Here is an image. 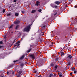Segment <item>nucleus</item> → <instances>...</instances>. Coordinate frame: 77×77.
Instances as JSON below:
<instances>
[{
  "instance_id": "5fc2aeb1",
  "label": "nucleus",
  "mask_w": 77,
  "mask_h": 77,
  "mask_svg": "<svg viewBox=\"0 0 77 77\" xmlns=\"http://www.w3.org/2000/svg\"><path fill=\"white\" fill-rule=\"evenodd\" d=\"M16 46H17V45H16L14 46V47H15Z\"/></svg>"
},
{
  "instance_id": "c85d7f7f",
  "label": "nucleus",
  "mask_w": 77,
  "mask_h": 77,
  "mask_svg": "<svg viewBox=\"0 0 77 77\" xmlns=\"http://www.w3.org/2000/svg\"><path fill=\"white\" fill-rule=\"evenodd\" d=\"M40 65L39 66H42V64H41V63L42 64V62H40Z\"/></svg>"
},
{
  "instance_id": "3c124183",
  "label": "nucleus",
  "mask_w": 77,
  "mask_h": 77,
  "mask_svg": "<svg viewBox=\"0 0 77 77\" xmlns=\"http://www.w3.org/2000/svg\"><path fill=\"white\" fill-rule=\"evenodd\" d=\"M6 38V35H5L4 37V38H5V39Z\"/></svg>"
},
{
  "instance_id": "8fccbe9b",
  "label": "nucleus",
  "mask_w": 77,
  "mask_h": 77,
  "mask_svg": "<svg viewBox=\"0 0 77 77\" xmlns=\"http://www.w3.org/2000/svg\"><path fill=\"white\" fill-rule=\"evenodd\" d=\"M67 47V46H66V45L63 48V49L64 48H65V47Z\"/></svg>"
},
{
  "instance_id": "72a5a7b5",
  "label": "nucleus",
  "mask_w": 77,
  "mask_h": 77,
  "mask_svg": "<svg viewBox=\"0 0 77 77\" xmlns=\"http://www.w3.org/2000/svg\"><path fill=\"white\" fill-rule=\"evenodd\" d=\"M17 42V44H20V41H18Z\"/></svg>"
},
{
  "instance_id": "b1692460",
  "label": "nucleus",
  "mask_w": 77,
  "mask_h": 77,
  "mask_svg": "<svg viewBox=\"0 0 77 77\" xmlns=\"http://www.w3.org/2000/svg\"><path fill=\"white\" fill-rule=\"evenodd\" d=\"M7 16H10V15H11V14H10V13H8L7 14Z\"/></svg>"
},
{
  "instance_id": "603ef678",
  "label": "nucleus",
  "mask_w": 77,
  "mask_h": 77,
  "mask_svg": "<svg viewBox=\"0 0 77 77\" xmlns=\"http://www.w3.org/2000/svg\"><path fill=\"white\" fill-rule=\"evenodd\" d=\"M70 75H72V72H71L70 73Z\"/></svg>"
},
{
  "instance_id": "864d4df0",
  "label": "nucleus",
  "mask_w": 77,
  "mask_h": 77,
  "mask_svg": "<svg viewBox=\"0 0 77 77\" xmlns=\"http://www.w3.org/2000/svg\"><path fill=\"white\" fill-rule=\"evenodd\" d=\"M38 74H37L36 75V77H38Z\"/></svg>"
},
{
  "instance_id": "cd10ccee",
  "label": "nucleus",
  "mask_w": 77,
  "mask_h": 77,
  "mask_svg": "<svg viewBox=\"0 0 77 77\" xmlns=\"http://www.w3.org/2000/svg\"><path fill=\"white\" fill-rule=\"evenodd\" d=\"M5 9H3V11H2V12L3 13H5Z\"/></svg>"
},
{
  "instance_id": "6ab92c4d",
  "label": "nucleus",
  "mask_w": 77,
  "mask_h": 77,
  "mask_svg": "<svg viewBox=\"0 0 77 77\" xmlns=\"http://www.w3.org/2000/svg\"><path fill=\"white\" fill-rule=\"evenodd\" d=\"M72 0H69V4H71V3H72Z\"/></svg>"
},
{
  "instance_id": "4c0bfd02",
  "label": "nucleus",
  "mask_w": 77,
  "mask_h": 77,
  "mask_svg": "<svg viewBox=\"0 0 77 77\" xmlns=\"http://www.w3.org/2000/svg\"><path fill=\"white\" fill-rule=\"evenodd\" d=\"M16 41V40H14L12 44H14V42H15Z\"/></svg>"
},
{
  "instance_id": "2f4dec72",
  "label": "nucleus",
  "mask_w": 77,
  "mask_h": 77,
  "mask_svg": "<svg viewBox=\"0 0 77 77\" xmlns=\"http://www.w3.org/2000/svg\"><path fill=\"white\" fill-rule=\"evenodd\" d=\"M25 64L26 65L28 64V62H27V61H25Z\"/></svg>"
},
{
  "instance_id": "9b49d317",
  "label": "nucleus",
  "mask_w": 77,
  "mask_h": 77,
  "mask_svg": "<svg viewBox=\"0 0 77 77\" xmlns=\"http://www.w3.org/2000/svg\"><path fill=\"white\" fill-rule=\"evenodd\" d=\"M20 66L21 67H22V68H23V67L24 66V63H21L20 64Z\"/></svg>"
},
{
  "instance_id": "49530a36",
  "label": "nucleus",
  "mask_w": 77,
  "mask_h": 77,
  "mask_svg": "<svg viewBox=\"0 0 77 77\" xmlns=\"http://www.w3.org/2000/svg\"><path fill=\"white\" fill-rule=\"evenodd\" d=\"M56 14H57V13H55L54 14V16H55V15H56Z\"/></svg>"
},
{
  "instance_id": "09e8293b",
  "label": "nucleus",
  "mask_w": 77,
  "mask_h": 77,
  "mask_svg": "<svg viewBox=\"0 0 77 77\" xmlns=\"http://www.w3.org/2000/svg\"><path fill=\"white\" fill-rule=\"evenodd\" d=\"M15 72H12V74H15Z\"/></svg>"
},
{
  "instance_id": "bf43d9fd",
  "label": "nucleus",
  "mask_w": 77,
  "mask_h": 77,
  "mask_svg": "<svg viewBox=\"0 0 77 77\" xmlns=\"http://www.w3.org/2000/svg\"><path fill=\"white\" fill-rule=\"evenodd\" d=\"M24 38V36H22V38Z\"/></svg>"
},
{
  "instance_id": "7c9ffc66",
  "label": "nucleus",
  "mask_w": 77,
  "mask_h": 77,
  "mask_svg": "<svg viewBox=\"0 0 77 77\" xmlns=\"http://www.w3.org/2000/svg\"><path fill=\"white\" fill-rule=\"evenodd\" d=\"M51 66H52V67H53V66H54V64H53V63H51Z\"/></svg>"
},
{
  "instance_id": "5701e85b",
  "label": "nucleus",
  "mask_w": 77,
  "mask_h": 77,
  "mask_svg": "<svg viewBox=\"0 0 77 77\" xmlns=\"http://www.w3.org/2000/svg\"><path fill=\"white\" fill-rule=\"evenodd\" d=\"M38 12H41V11H42V10H41V9H39L38 10Z\"/></svg>"
},
{
  "instance_id": "1a4fd4ad",
  "label": "nucleus",
  "mask_w": 77,
  "mask_h": 77,
  "mask_svg": "<svg viewBox=\"0 0 77 77\" xmlns=\"http://www.w3.org/2000/svg\"><path fill=\"white\" fill-rule=\"evenodd\" d=\"M59 60V57L55 58V62H57Z\"/></svg>"
},
{
  "instance_id": "774afa93",
  "label": "nucleus",
  "mask_w": 77,
  "mask_h": 77,
  "mask_svg": "<svg viewBox=\"0 0 77 77\" xmlns=\"http://www.w3.org/2000/svg\"><path fill=\"white\" fill-rule=\"evenodd\" d=\"M65 41H66V39H65Z\"/></svg>"
},
{
  "instance_id": "58836bf2",
  "label": "nucleus",
  "mask_w": 77,
  "mask_h": 77,
  "mask_svg": "<svg viewBox=\"0 0 77 77\" xmlns=\"http://www.w3.org/2000/svg\"><path fill=\"white\" fill-rule=\"evenodd\" d=\"M65 48H66V49L67 50V49H68V47H66Z\"/></svg>"
},
{
  "instance_id": "4d7b16f0",
  "label": "nucleus",
  "mask_w": 77,
  "mask_h": 77,
  "mask_svg": "<svg viewBox=\"0 0 77 77\" xmlns=\"http://www.w3.org/2000/svg\"><path fill=\"white\" fill-rule=\"evenodd\" d=\"M12 65L10 66V67H12Z\"/></svg>"
},
{
  "instance_id": "ddd939ff",
  "label": "nucleus",
  "mask_w": 77,
  "mask_h": 77,
  "mask_svg": "<svg viewBox=\"0 0 77 77\" xmlns=\"http://www.w3.org/2000/svg\"><path fill=\"white\" fill-rule=\"evenodd\" d=\"M38 69H35L34 70V72H35V73H36V72H38Z\"/></svg>"
},
{
  "instance_id": "a18cd8bd",
  "label": "nucleus",
  "mask_w": 77,
  "mask_h": 77,
  "mask_svg": "<svg viewBox=\"0 0 77 77\" xmlns=\"http://www.w3.org/2000/svg\"><path fill=\"white\" fill-rule=\"evenodd\" d=\"M17 46H19L20 45V43H17Z\"/></svg>"
},
{
  "instance_id": "a211bd4d",
  "label": "nucleus",
  "mask_w": 77,
  "mask_h": 77,
  "mask_svg": "<svg viewBox=\"0 0 77 77\" xmlns=\"http://www.w3.org/2000/svg\"><path fill=\"white\" fill-rule=\"evenodd\" d=\"M77 30V28H74L73 29V31H76V30Z\"/></svg>"
},
{
  "instance_id": "20e7f679",
  "label": "nucleus",
  "mask_w": 77,
  "mask_h": 77,
  "mask_svg": "<svg viewBox=\"0 0 77 77\" xmlns=\"http://www.w3.org/2000/svg\"><path fill=\"white\" fill-rule=\"evenodd\" d=\"M25 56L24 55H23L22 56L20 57V58L18 60V61H20L23 59L24 58Z\"/></svg>"
},
{
  "instance_id": "e433bc0d",
  "label": "nucleus",
  "mask_w": 77,
  "mask_h": 77,
  "mask_svg": "<svg viewBox=\"0 0 77 77\" xmlns=\"http://www.w3.org/2000/svg\"><path fill=\"white\" fill-rule=\"evenodd\" d=\"M0 44H3V42H2V41H0Z\"/></svg>"
},
{
  "instance_id": "13d9d810",
  "label": "nucleus",
  "mask_w": 77,
  "mask_h": 77,
  "mask_svg": "<svg viewBox=\"0 0 77 77\" xmlns=\"http://www.w3.org/2000/svg\"><path fill=\"white\" fill-rule=\"evenodd\" d=\"M12 45H13V44H12L11 45V46H12Z\"/></svg>"
},
{
  "instance_id": "f3484780",
  "label": "nucleus",
  "mask_w": 77,
  "mask_h": 77,
  "mask_svg": "<svg viewBox=\"0 0 77 77\" xmlns=\"http://www.w3.org/2000/svg\"><path fill=\"white\" fill-rule=\"evenodd\" d=\"M20 23V21H17L16 22H15V24H18V23Z\"/></svg>"
},
{
  "instance_id": "a878e982",
  "label": "nucleus",
  "mask_w": 77,
  "mask_h": 77,
  "mask_svg": "<svg viewBox=\"0 0 77 77\" xmlns=\"http://www.w3.org/2000/svg\"><path fill=\"white\" fill-rule=\"evenodd\" d=\"M19 26V25H17L16 26V29H17L18 28V27Z\"/></svg>"
},
{
  "instance_id": "bb28decb",
  "label": "nucleus",
  "mask_w": 77,
  "mask_h": 77,
  "mask_svg": "<svg viewBox=\"0 0 77 77\" xmlns=\"http://www.w3.org/2000/svg\"><path fill=\"white\" fill-rule=\"evenodd\" d=\"M53 47V44L51 43V45H49V47Z\"/></svg>"
},
{
  "instance_id": "6e6d98bb",
  "label": "nucleus",
  "mask_w": 77,
  "mask_h": 77,
  "mask_svg": "<svg viewBox=\"0 0 77 77\" xmlns=\"http://www.w3.org/2000/svg\"><path fill=\"white\" fill-rule=\"evenodd\" d=\"M7 74H9V72H7Z\"/></svg>"
},
{
  "instance_id": "ea45409f",
  "label": "nucleus",
  "mask_w": 77,
  "mask_h": 77,
  "mask_svg": "<svg viewBox=\"0 0 77 77\" xmlns=\"http://www.w3.org/2000/svg\"><path fill=\"white\" fill-rule=\"evenodd\" d=\"M74 8H77V5H75L74 6Z\"/></svg>"
},
{
  "instance_id": "4be33fe9",
  "label": "nucleus",
  "mask_w": 77,
  "mask_h": 77,
  "mask_svg": "<svg viewBox=\"0 0 77 77\" xmlns=\"http://www.w3.org/2000/svg\"><path fill=\"white\" fill-rule=\"evenodd\" d=\"M13 26L12 25H11L10 27H9V29H11V28H12V27Z\"/></svg>"
},
{
  "instance_id": "473e14b6",
  "label": "nucleus",
  "mask_w": 77,
  "mask_h": 77,
  "mask_svg": "<svg viewBox=\"0 0 77 77\" xmlns=\"http://www.w3.org/2000/svg\"><path fill=\"white\" fill-rule=\"evenodd\" d=\"M74 73H75V74H76V73H77V71H75V70H74Z\"/></svg>"
},
{
  "instance_id": "aec40b11",
  "label": "nucleus",
  "mask_w": 77,
  "mask_h": 77,
  "mask_svg": "<svg viewBox=\"0 0 77 77\" xmlns=\"http://www.w3.org/2000/svg\"><path fill=\"white\" fill-rule=\"evenodd\" d=\"M15 16H18L19 15L18 13H16L15 14Z\"/></svg>"
},
{
  "instance_id": "423d86ee",
  "label": "nucleus",
  "mask_w": 77,
  "mask_h": 77,
  "mask_svg": "<svg viewBox=\"0 0 77 77\" xmlns=\"http://www.w3.org/2000/svg\"><path fill=\"white\" fill-rule=\"evenodd\" d=\"M39 2L38 1H37L36 3L35 4L36 6H40V4H39Z\"/></svg>"
},
{
  "instance_id": "9d476101",
  "label": "nucleus",
  "mask_w": 77,
  "mask_h": 77,
  "mask_svg": "<svg viewBox=\"0 0 77 77\" xmlns=\"http://www.w3.org/2000/svg\"><path fill=\"white\" fill-rule=\"evenodd\" d=\"M51 7H52V8H54V5L53 4H51L50 5Z\"/></svg>"
},
{
  "instance_id": "0eeeda50",
  "label": "nucleus",
  "mask_w": 77,
  "mask_h": 77,
  "mask_svg": "<svg viewBox=\"0 0 77 77\" xmlns=\"http://www.w3.org/2000/svg\"><path fill=\"white\" fill-rule=\"evenodd\" d=\"M55 3L56 4V5H59V4H60V2L59 1H56L55 2Z\"/></svg>"
},
{
  "instance_id": "dca6fc26",
  "label": "nucleus",
  "mask_w": 77,
  "mask_h": 77,
  "mask_svg": "<svg viewBox=\"0 0 77 77\" xmlns=\"http://www.w3.org/2000/svg\"><path fill=\"white\" fill-rule=\"evenodd\" d=\"M36 12V10H32V11L31 12V13H35Z\"/></svg>"
},
{
  "instance_id": "79ce46f5",
  "label": "nucleus",
  "mask_w": 77,
  "mask_h": 77,
  "mask_svg": "<svg viewBox=\"0 0 77 77\" xmlns=\"http://www.w3.org/2000/svg\"><path fill=\"white\" fill-rule=\"evenodd\" d=\"M54 8H57V5H55Z\"/></svg>"
},
{
  "instance_id": "2eb2a0df",
  "label": "nucleus",
  "mask_w": 77,
  "mask_h": 77,
  "mask_svg": "<svg viewBox=\"0 0 77 77\" xmlns=\"http://www.w3.org/2000/svg\"><path fill=\"white\" fill-rule=\"evenodd\" d=\"M22 72H23L22 71H21V70L19 71L18 72L19 74V75L21 74Z\"/></svg>"
},
{
  "instance_id": "c9c22d12",
  "label": "nucleus",
  "mask_w": 77,
  "mask_h": 77,
  "mask_svg": "<svg viewBox=\"0 0 77 77\" xmlns=\"http://www.w3.org/2000/svg\"><path fill=\"white\" fill-rule=\"evenodd\" d=\"M3 47L2 46L0 45V49H1L2 48H3Z\"/></svg>"
},
{
  "instance_id": "412c9836",
  "label": "nucleus",
  "mask_w": 77,
  "mask_h": 77,
  "mask_svg": "<svg viewBox=\"0 0 77 77\" xmlns=\"http://www.w3.org/2000/svg\"><path fill=\"white\" fill-rule=\"evenodd\" d=\"M68 65H71V62L70 61L68 63Z\"/></svg>"
},
{
  "instance_id": "4468645a",
  "label": "nucleus",
  "mask_w": 77,
  "mask_h": 77,
  "mask_svg": "<svg viewBox=\"0 0 77 77\" xmlns=\"http://www.w3.org/2000/svg\"><path fill=\"white\" fill-rule=\"evenodd\" d=\"M58 67V66L57 65H56L55 66H54V68H55V70H56V69H57V67Z\"/></svg>"
},
{
  "instance_id": "37998d69",
  "label": "nucleus",
  "mask_w": 77,
  "mask_h": 77,
  "mask_svg": "<svg viewBox=\"0 0 77 77\" xmlns=\"http://www.w3.org/2000/svg\"><path fill=\"white\" fill-rule=\"evenodd\" d=\"M42 27L43 28H45V27H46V26L45 25H44Z\"/></svg>"
},
{
  "instance_id": "338daca9",
  "label": "nucleus",
  "mask_w": 77,
  "mask_h": 77,
  "mask_svg": "<svg viewBox=\"0 0 77 77\" xmlns=\"http://www.w3.org/2000/svg\"><path fill=\"white\" fill-rule=\"evenodd\" d=\"M62 62H63V61H62V60L61 61Z\"/></svg>"
},
{
  "instance_id": "39448f33",
  "label": "nucleus",
  "mask_w": 77,
  "mask_h": 77,
  "mask_svg": "<svg viewBox=\"0 0 77 77\" xmlns=\"http://www.w3.org/2000/svg\"><path fill=\"white\" fill-rule=\"evenodd\" d=\"M38 41H39L40 42H44V39L43 38H42L41 37H40L38 38Z\"/></svg>"
},
{
  "instance_id": "c03bdc74",
  "label": "nucleus",
  "mask_w": 77,
  "mask_h": 77,
  "mask_svg": "<svg viewBox=\"0 0 77 77\" xmlns=\"http://www.w3.org/2000/svg\"><path fill=\"white\" fill-rule=\"evenodd\" d=\"M59 76L60 77H62V74L59 75Z\"/></svg>"
},
{
  "instance_id": "393cba45",
  "label": "nucleus",
  "mask_w": 77,
  "mask_h": 77,
  "mask_svg": "<svg viewBox=\"0 0 77 77\" xmlns=\"http://www.w3.org/2000/svg\"><path fill=\"white\" fill-rule=\"evenodd\" d=\"M61 56H63L64 55V53L63 52H61Z\"/></svg>"
},
{
  "instance_id": "7ed1b4c3",
  "label": "nucleus",
  "mask_w": 77,
  "mask_h": 77,
  "mask_svg": "<svg viewBox=\"0 0 77 77\" xmlns=\"http://www.w3.org/2000/svg\"><path fill=\"white\" fill-rule=\"evenodd\" d=\"M29 57L33 59H35V57L34 55L31 54Z\"/></svg>"
},
{
  "instance_id": "69168bd1",
  "label": "nucleus",
  "mask_w": 77,
  "mask_h": 77,
  "mask_svg": "<svg viewBox=\"0 0 77 77\" xmlns=\"http://www.w3.org/2000/svg\"><path fill=\"white\" fill-rule=\"evenodd\" d=\"M11 33H13V32H11Z\"/></svg>"
},
{
  "instance_id": "052dcab7",
  "label": "nucleus",
  "mask_w": 77,
  "mask_h": 77,
  "mask_svg": "<svg viewBox=\"0 0 77 77\" xmlns=\"http://www.w3.org/2000/svg\"><path fill=\"white\" fill-rule=\"evenodd\" d=\"M75 21H77V19L76 20H75Z\"/></svg>"
},
{
  "instance_id": "680f3d73",
  "label": "nucleus",
  "mask_w": 77,
  "mask_h": 77,
  "mask_svg": "<svg viewBox=\"0 0 77 77\" xmlns=\"http://www.w3.org/2000/svg\"><path fill=\"white\" fill-rule=\"evenodd\" d=\"M19 63H21V62H19Z\"/></svg>"
},
{
  "instance_id": "e2e57ef3",
  "label": "nucleus",
  "mask_w": 77,
  "mask_h": 77,
  "mask_svg": "<svg viewBox=\"0 0 77 77\" xmlns=\"http://www.w3.org/2000/svg\"><path fill=\"white\" fill-rule=\"evenodd\" d=\"M42 35H44V34H42Z\"/></svg>"
},
{
  "instance_id": "f8f14e48",
  "label": "nucleus",
  "mask_w": 77,
  "mask_h": 77,
  "mask_svg": "<svg viewBox=\"0 0 77 77\" xmlns=\"http://www.w3.org/2000/svg\"><path fill=\"white\" fill-rule=\"evenodd\" d=\"M71 68L72 71H74L75 70V69L74 67Z\"/></svg>"
},
{
  "instance_id": "c756f323",
  "label": "nucleus",
  "mask_w": 77,
  "mask_h": 77,
  "mask_svg": "<svg viewBox=\"0 0 77 77\" xmlns=\"http://www.w3.org/2000/svg\"><path fill=\"white\" fill-rule=\"evenodd\" d=\"M21 32H19L18 34V35H19V36H20L21 35Z\"/></svg>"
},
{
  "instance_id": "f704fd0d",
  "label": "nucleus",
  "mask_w": 77,
  "mask_h": 77,
  "mask_svg": "<svg viewBox=\"0 0 77 77\" xmlns=\"http://www.w3.org/2000/svg\"><path fill=\"white\" fill-rule=\"evenodd\" d=\"M17 61H18V60L14 61V63H15V62H17Z\"/></svg>"
},
{
  "instance_id": "a19ab883",
  "label": "nucleus",
  "mask_w": 77,
  "mask_h": 77,
  "mask_svg": "<svg viewBox=\"0 0 77 77\" xmlns=\"http://www.w3.org/2000/svg\"><path fill=\"white\" fill-rule=\"evenodd\" d=\"M21 12L22 14H24V11H21Z\"/></svg>"
},
{
  "instance_id": "f257e3e1",
  "label": "nucleus",
  "mask_w": 77,
  "mask_h": 77,
  "mask_svg": "<svg viewBox=\"0 0 77 77\" xmlns=\"http://www.w3.org/2000/svg\"><path fill=\"white\" fill-rule=\"evenodd\" d=\"M34 45H30V48L27 51V53H29V52H30L32 50H33V49H34Z\"/></svg>"
},
{
  "instance_id": "6e6552de",
  "label": "nucleus",
  "mask_w": 77,
  "mask_h": 77,
  "mask_svg": "<svg viewBox=\"0 0 77 77\" xmlns=\"http://www.w3.org/2000/svg\"><path fill=\"white\" fill-rule=\"evenodd\" d=\"M68 57L70 59H71V58H72V56L69 55L68 57H67V58Z\"/></svg>"
},
{
  "instance_id": "de8ad7c7",
  "label": "nucleus",
  "mask_w": 77,
  "mask_h": 77,
  "mask_svg": "<svg viewBox=\"0 0 77 77\" xmlns=\"http://www.w3.org/2000/svg\"><path fill=\"white\" fill-rule=\"evenodd\" d=\"M17 0H14V2H16Z\"/></svg>"
},
{
  "instance_id": "0e129e2a",
  "label": "nucleus",
  "mask_w": 77,
  "mask_h": 77,
  "mask_svg": "<svg viewBox=\"0 0 77 77\" xmlns=\"http://www.w3.org/2000/svg\"><path fill=\"white\" fill-rule=\"evenodd\" d=\"M39 76H38V77H39Z\"/></svg>"
},
{
  "instance_id": "f03ea898",
  "label": "nucleus",
  "mask_w": 77,
  "mask_h": 77,
  "mask_svg": "<svg viewBox=\"0 0 77 77\" xmlns=\"http://www.w3.org/2000/svg\"><path fill=\"white\" fill-rule=\"evenodd\" d=\"M30 26H31V25H29L26 27L24 29V32H29V30H30Z\"/></svg>"
}]
</instances>
